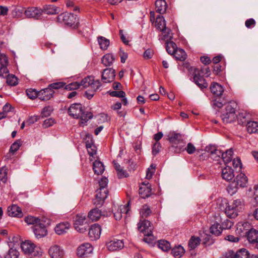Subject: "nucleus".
Returning a JSON list of instances; mask_svg holds the SVG:
<instances>
[{
	"label": "nucleus",
	"instance_id": "obj_27",
	"mask_svg": "<svg viewBox=\"0 0 258 258\" xmlns=\"http://www.w3.org/2000/svg\"><path fill=\"white\" fill-rule=\"evenodd\" d=\"M210 89L211 92L216 96H221L224 91L223 87L217 83L212 84Z\"/></svg>",
	"mask_w": 258,
	"mask_h": 258
},
{
	"label": "nucleus",
	"instance_id": "obj_26",
	"mask_svg": "<svg viewBox=\"0 0 258 258\" xmlns=\"http://www.w3.org/2000/svg\"><path fill=\"white\" fill-rule=\"evenodd\" d=\"M237 118L238 123L241 125H243L248 122V120L250 118V115L247 111L242 110L239 112Z\"/></svg>",
	"mask_w": 258,
	"mask_h": 258
},
{
	"label": "nucleus",
	"instance_id": "obj_11",
	"mask_svg": "<svg viewBox=\"0 0 258 258\" xmlns=\"http://www.w3.org/2000/svg\"><path fill=\"white\" fill-rule=\"evenodd\" d=\"M35 237L40 239L45 237L47 234V230L42 221L32 227Z\"/></svg>",
	"mask_w": 258,
	"mask_h": 258
},
{
	"label": "nucleus",
	"instance_id": "obj_13",
	"mask_svg": "<svg viewBox=\"0 0 258 258\" xmlns=\"http://www.w3.org/2000/svg\"><path fill=\"white\" fill-rule=\"evenodd\" d=\"M205 151L210 154L211 157L215 160L219 161L221 158L222 152L214 145H208L206 147Z\"/></svg>",
	"mask_w": 258,
	"mask_h": 258
},
{
	"label": "nucleus",
	"instance_id": "obj_20",
	"mask_svg": "<svg viewBox=\"0 0 258 258\" xmlns=\"http://www.w3.org/2000/svg\"><path fill=\"white\" fill-rule=\"evenodd\" d=\"M221 176L226 181H230L234 177L233 169L230 166H227L222 170Z\"/></svg>",
	"mask_w": 258,
	"mask_h": 258
},
{
	"label": "nucleus",
	"instance_id": "obj_8",
	"mask_svg": "<svg viewBox=\"0 0 258 258\" xmlns=\"http://www.w3.org/2000/svg\"><path fill=\"white\" fill-rule=\"evenodd\" d=\"M57 21L66 25L72 26L76 22V17L73 14L65 12L58 16Z\"/></svg>",
	"mask_w": 258,
	"mask_h": 258
},
{
	"label": "nucleus",
	"instance_id": "obj_33",
	"mask_svg": "<svg viewBox=\"0 0 258 258\" xmlns=\"http://www.w3.org/2000/svg\"><path fill=\"white\" fill-rule=\"evenodd\" d=\"M247 132L250 134L258 133V122L249 121L246 123Z\"/></svg>",
	"mask_w": 258,
	"mask_h": 258
},
{
	"label": "nucleus",
	"instance_id": "obj_35",
	"mask_svg": "<svg viewBox=\"0 0 258 258\" xmlns=\"http://www.w3.org/2000/svg\"><path fill=\"white\" fill-rule=\"evenodd\" d=\"M221 118L224 122L226 123H231L235 120L236 115L232 113L224 112L222 114Z\"/></svg>",
	"mask_w": 258,
	"mask_h": 258
},
{
	"label": "nucleus",
	"instance_id": "obj_41",
	"mask_svg": "<svg viewBox=\"0 0 258 258\" xmlns=\"http://www.w3.org/2000/svg\"><path fill=\"white\" fill-rule=\"evenodd\" d=\"M201 242V239L198 237L192 236L188 242V247L190 249H194Z\"/></svg>",
	"mask_w": 258,
	"mask_h": 258
},
{
	"label": "nucleus",
	"instance_id": "obj_64",
	"mask_svg": "<svg viewBox=\"0 0 258 258\" xmlns=\"http://www.w3.org/2000/svg\"><path fill=\"white\" fill-rule=\"evenodd\" d=\"M235 253L233 250H228L223 253L222 258H235Z\"/></svg>",
	"mask_w": 258,
	"mask_h": 258
},
{
	"label": "nucleus",
	"instance_id": "obj_56",
	"mask_svg": "<svg viewBox=\"0 0 258 258\" xmlns=\"http://www.w3.org/2000/svg\"><path fill=\"white\" fill-rule=\"evenodd\" d=\"M26 93L28 97L31 99H34L36 97L38 98L39 92L37 91L35 89H27L26 90Z\"/></svg>",
	"mask_w": 258,
	"mask_h": 258
},
{
	"label": "nucleus",
	"instance_id": "obj_60",
	"mask_svg": "<svg viewBox=\"0 0 258 258\" xmlns=\"http://www.w3.org/2000/svg\"><path fill=\"white\" fill-rule=\"evenodd\" d=\"M80 86V83L77 82L71 83L68 85H66L64 88L67 90H75L79 88Z\"/></svg>",
	"mask_w": 258,
	"mask_h": 258
},
{
	"label": "nucleus",
	"instance_id": "obj_51",
	"mask_svg": "<svg viewBox=\"0 0 258 258\" xmlns=\"http://www.w3.org/2000/svg\"><path fill=\"white\" fill-rule=\"evenodd\" d=\"M93 76H88L85 77L81 82L80 86H82L84 88L90 87L91 83H92Z\"/></svg>",
	"mask_w": 258,
	"mask_h": 258
},
{
	"label": "nucleus",
	"instance_id": "obj_25",
	"mask_svg": "<svg viewBox=\"0 0 258 258\" xmlns=\"http://www.w3.org/2000/svg\"><path fill=\"white\" fill-rule=\"evenodd\" d=\"M70 227L68 222H62L57 224L54 228L55 232L58 235L63 234L67 232Z\"/></svg>",
	"mask_w": 258,
	"mask_h": 258
},
{
	"label": "nucleus",
	"instance_id": "obj_31",
	"mask_svg": "<svg viewBox=\"0 0 258 258\" xmlns=\"http://www.w3.org/2000/svg\"><path fill=\"white\" fill-rule=\"evenodd\" d=\"M247 240L249 242L253 243L258 241V231L250 229L247 234Z\"/></svg>",
	"mask_w": 258,
	"mask_h": 258
},
{
	"label": "nucleus",
	"instance_id": "obj_34",
	"mask_svg": "<svg viewBox=\"0 0 258 258\" xmlns=\"http://www.w3.org/2000/svg\"><path fill=\"white\" fill-rule=\"evenodd\" d=\"M155 27L161 32L166 29V22L162 16H158L155 21Z\"/></svg>",
	"mask_w": 258,
	"mask_h": 258
},
{
	"label": "nucleus",
	"instance_id": "obj_46",
	"mask_svg": "<svg viewBox=\"0 0 258 258\" xmlns=\"http://www.w3.org/2000/svg\"><path fill=\"white\" fill-rule=\"evenodd\" d=\"M152 213V211L150 208V207L147 205H144L142 206V208L140 210V214L141 217V219H143L144 218L147 217L149 216Z\"/></svg>",
	"mask_w": 258,
	"mask_h": 258
},
{
	"label": "nucleus",
	"instance_id": "obj_40",
	"mask_svg": "<svg viewBox=\"0 0 258 258\" xmlns=\"http://www.w3.org/2000/svg\"><path fill=\"white\" fill-rule=\"evenodd\" d=\"M98 42L102 50H106L110 44L109 40L103 36L98 37Z\"/></svg>",
	"mask_w": 258,
	"mask_h": 258
},
{
	"label": "nucleus",
	"instance_id": "obj_3",
	"mask_svg": "<svg viewBox=\"0 0 258 258\" xmlns=\"http://www.w3.org/2000/svg\"><path fill=\"white\" fill-rule=\"evenodd\" d=\"M24 253L30 258L39 257L42 255V249L30 240H25L21 244Z\"/></svg>",
	"mask_w": 258,
	"mask_h": 258
},
{
	"label": "nucleus",
	"instance_id": "obj_43",
	"mask_svg": "<svg viewBox=\"0 0 258 258\" xmlns=\"http://www.w3.org/2000/svg\"><path fill=\"white\" fill-rule=\"evenodd\" d=\"M108 192L106 188H99L96 190V196L100 198V201H104L107 197Z\"/></svg>",
	"mask_w": 258,
	"mask_h": 258
},
{
	"label": "nucleus",
	"instance_id": "obj_15",
	"mask_svg": "<svg viewBox=\"0 0 258 258\" xmlns=\"http://www.w3.org/2000/svg\"><path fill=\"white\" fill-rule=\"evenodd\" d=\"M128 210V204L127 205H121L118 207L114 206L112 209L114 217L116 220H120L122 214H126Z\"/></svg>",
	"mask_w": 258,
	"mask_h": 258
},
{
	"label": "nucleus",
	"instance_id": "obj_28",
	"mask_svg": "<svg viewBox=\"0 0 258 258\" xmlns=\"http://www.w3.org/2000/svg\"><path fill=\"white\" fill-rule=\"evenodd\" d=\"M101 216V211L97 208L92 209L88 215V218L92 221H97Z\"/></svg>",
	"mask_w": 258,
	"mask_h": 258
},
{
	"label": "nucleus",
	"instance_id": "obj_48",
	"mask_svg": "<svg viewBox=\"0 0 258 258\" xmlns=\"http://www.w3.org/2000/svg\"><path fill=\"white\" fill-rule=\"evenodd\" d=\"M25 221L28 225H33V226H35V225L39 223L42 221L36 217L28 216L25 218Z\"/></svg>",
	"mask_w": 258,
	"mask_h": 258
},
{
	"label": "nucleus",
	"instance_id": "obj_16",
	"mask_svg": "<svg viewBox=\"0 0 258 258\" xmlns=\"http://www.w3.org/2000/svg\"><path fill=\"white\" fill-rule=\"evenodd\" d=\"M48 253L51 258H62L64 251L59 245H53L49 248Z\"/></svg>",
	"mask_w": 258,
	"mask_h": 258
},
{
	"label": "nucleus",
	"instance_id": "obj_44",
	"mask_svg": "<svg viewBox=\"0 0 258 258\" xmlns=\"http://www.w3.org/2000/svg\"><path fill=\"white\" fill-rule=\"evenodd\" d=\"M173 54L177 60L183 61L186 58V54L182 49L178 48Z\"/></svg>",
	"mask_w": 258,
	"mask_h": 258
},
{
	"label": "nucleus",
	"instance_id": "obj_22",
	"mask_svg": "<svg viewBox=\"0 0 258 258\" xmlns=\"http://www.w3.org/2000/svg\"><path fill=\"white\" fill-rule=\"evenodd\" d=\"M9 216L14 217H22L23 215L21 209L16 205L8 207L7 210Z\"/></svg>",
	"mask_w": 258,
	"mask_h": 258
},
{
	"label": "nucleus",
	"instance_id": "obj_5",
	"mask_svg": "<svg viewBox=\"0 0 258 258\" xmlns=\"http://www.w3.org/2000/svg\"><path fill=\"white\" fill-rule=\"evenodd\" d=\"M248 179L243 173L238 174L235 177L234 181L227 187V191L229 194H234L239 187H244L247 184Z\"/></svg>",
	"mask_w": 258,
	"mask_h": 258
},
{
	"label": "nucleus",
	"instance_id": "obj_1",
	"mask_svg": "<svg viewBox=\"0 0 258 258\" xmlns=\"http://www.w3.org/2000/svg\"><path fill=\"white\" fill-rule=\"evenodd\" d=\"M69 115L74 118H80L79 124L81 126H84L86 123L93 117V114L90 112L84 111L82 105L80 103L72 104L69 108Z\"/></svg>",
	"mask_w": 258,
	"mask_h": 258
},
{
	"label": "nucleus",
	"instance_id": "obj_36",
	"mask_svg": "<svg viewBox=\"0 0 258 258\" xmlns=\"http://www.w3.org/2000/svg\"><path fill=\"white\" fill-rule=\"evenodd\" d=\"M233 151L232 149L227 150L225 152H222L221 159H222L225 164L230 162L232 159Z\"/></svg>",
	"mask_w": 258,
	"mask_h": 258
},
{
	"label": "nucleus",
	"instance_id": "obj_47",
	"mask_svg": "<svg viewBox=\"0 0 258 258\" xmlns=\"http://www.w3.org/2000/svg\"><path fill=\"white\" fill-rule=\"evenodd\" d=\"M237 106V103L235 102L230 101L226 104L225 112L235 114V110Z\"/></svg>",
	"mask_w": 258,
	"mask_h": 258
},
{
	"label": "nucleus",
	"instance_id": "obj_6",
	"mask_svg": "<svg viewBox=\"0 0 258 258\" xmlns=\"http://www.w3.org/2000/svg\"><path fill=\"white\" fill-rule=\"evenodd\" d=\"M12 14L15 16H19L20 14L24 12L25 15L28 18L38 19L41 16L42 10L35 7L28 8L27 10L23 8H15L12 10Z\"/></svg>",
	"mask_w": 258,
	"mask_h": 258
},
{
	"label": "nucleus",
	"instance_id": "obj_9",
	"mask_svg": "<svg viewBox=\"0 0 258 258\" xmlns=\"http://www.w3.org/2000/svg\"><path fill=\"white\" fill-rule=\"evenodd\" d=\"M93 250L92 246L89 243H85L80 245L77 249V255L81 258L87 257Z\"/></svg>",
	"mask_w": 258,
	"mask_h": 258
},
{
	"label": "nucleus",
	"instance_id": "obj_42",
	"mask_svg": "<svg viewBox=\"0 0 258 258\" xmlns=\"http://www.w3.org/2000/svg\"><path fill=\"white\" fill-rule=\"evenodd\" d=\"M158 246L163 251H167L171 248L170 243L165 240H160L158 241Z\"/></svg>",
	"mask_w": 258,
	"mask_h": 258
},
{
	"label": "nucleus",
	"instance_id": "obj_14",
	"mask_svg": "<svg viewBox=\"0 0 258 258\" xmlns=\"http://www.w3.org/2000/svg\"><path fill=\"white\" fill-rule=\"evenodd\" d=\"M101 232V226L98 224H94L89 228L88 235L91 240H96L100 238Z\"/></svg>",
	"mask_w": 258,
	"mask_h": 258
},
{
	"label": "nucleus",
	"instance_id": "obj_57",
	"mask_svg": "<svg viewBox=\"0 0 258 258\" xmlns=\"http://www.w3.org/2000/svg\"><path fill=\"white\" fill-rule=\"evenodd\" d=\"M21 145L22 141L20 140H17L11 145L10 152L14 153L19 149Z\"/></svg>",
	"mask_w": 258,
	"mask_h": 258
},
{
	"label": "nucleus",
	"instance_id": "obj_59",
	"mask_svg": "<svg viewBox=\"0 0 258 258\" xmlns=\"http://www.w3.org/2000/svg\"><path fill=\"white\" fill-rule=\"evenodd\" d=\"M52 110V107L51 106H48L44 107L41 112L42 116L46 117L49 116L51 114Z\"/></svg>",
	"mask_w": 258,
	"mask_h": 258
},
{
	"label": "nucleus",
	"instance_id": "obj_62",
	"mask_svg": "<svg viewBox=\"0 0 258 258\" xmlns=\"http://www.w3.org/2000/svg\"><path fill=\"white\" fill-rule=\"evenodd\" d=\"M109 95L112 97H116L119 98L124 97L125 93L123 91H112L109 92Z\"/></svg>",
	"mask_w": 258,
	"mask_h": 258
},
{
	"label": "nucleus",
	"instance_id": "obj_37",
	"mask_svg": "<svg viewBox=\"0 0 258 258\" xmlns=\"http://www.w3.org/2000/svg\"><path fill=\"white\" fill-rule=\"evenodd\" d=\"M93 169L95 174L99 175L102 174L104 170V167L102 162L96 160L93 165Z\"/></svg>",
	"mask_w": 258,
	"mask_h": 258
},
{
	"label": "nucleus",
	"instance_id": "obj_61",
	"mask_svg": "<svg viewBox=\"0 0 258 258\" xmlns=\"http://www.w3.org/2000/svg\"><path fill=\"white\" fill-rule=\"evenodd\" d=\"M155 171V166L152 164L147 170L146 178L148 179H151Z\"/></svg>",
	"mask_w": 258,
	"mask_h": 258
},
{
	"label": "nucleus",
	"instance_id": "obj_30",
	"mask_svg": "<svg viewBox=\"0 0 258 258\" xmlns=\"http://www.w3.org/2000/svg\"><path fill=\"white\" fill-rule=\"evenodd\" d=\"M42 10V12L49 15L56 14L59 12V8L54 5H45Z\"/></svg>",
	"mask_w": 258,
	"mask_h": 258
},
{
	"label": "nucleus",
	"instance_id": "obj_21",
	"mask_svg": "<svg viewBox=\"0 0 258 258\" xmlns=\"http://www.w3.org/2000/svg\"><path fill=\"white\" fill-rule=\"evenodd\" d=\"M139 193L143 198L150 197L152 194V188L149 183L143 182L139 188Z\"/></svg>",
	"mask_w": 258,
	"mask_h": 258
},
{
	"label": "nucleus",
	"instance_id": "obj_2",
	"mask_svg": "<svg viewBox=\"0 0 258 258\" xmlns=\"http://www.w3.org/2000/svg\"><path fill=\"white\" fill-rule=\"evenodd\" d=\"M221 202L224 204H228L225 208V213L227 216L230 218L236 217L238 213L244 208V202L241 199H236L232 202L228 204L226 199L222 200Z\"/></svg>",
	"mask_w": 258,
	"mask_h": 258
},
{
	"label": "nucleus",
	"instance_id": "obj_39",
	"mask_svg": "<svg viewBox=\"0 0 258 258\" xmlns=\"http://www.w3.org/2000/svg\"><path fill=\"white\" fill-rule=\"evenodd\" d=\"M185 252V250L181 245L174 247L171 250L172 255L176 258L180 257Z\"/></svg>",
	"mask_w": 258,
	"mask_h": 258
},
{
	"label": "nucleus",
	"instance_id": "obj_53",
	"mask_svg": "<svg viewBox=\"0 0 258 258\" xmlns=\"http://www.w3.org/2000/svg\"><path fill=\"white\" fill-rule=\"evenodd\" d=\"M7 83L10 86H16L18 84V79L13 75H8L7 78Z\"/></svg>",
	"mask_w": 258,
	"mask_h": 258
},
{
	"label": "nucleus",
	"instance_id": "obj_32",
	"mask_svg": "<svg viewBox=\"0 0 258 258\" xmlns=\"http://www.w3.org/2000/svg\"><path fill=\"white\" fill-rule=\"evenodd\" d=\"M155 6L158 13L163 14L166 11L167 4L165 0H157L155 2Z\"/></svg>",
	"mask_w": 258,
	"mask_h": 258
},
{
	"label": "nucleus",
	"instance_id": "obj_58",
	"mask_svg": "<svg viewBox=\"0 0 258 258\" xmlns=\"http://www.w3.org/2000/svg\"><path fill=\"white\" fill-rule=\"evenodd\" d=\"M66 84L63 82H59L53 83L50 84L48 86V88H50L51 90H53V89H58L59 88H62L65 86Z\"/></svg>",
	"mask_w": 258,
	"mask_h": 258
},
{
	"label": "nucleus",
	"instance_id": "obj_38",
	"mask_svg": "<svg viewBox=\"0 0 258 258\" xmlns=\"http://www.w3.org/2000/svg\"><path fill=\"white\" fill-rule=\"evenodd\" d=\"M115 58L112 54L108 53L104 55L102 58V63L106 67L110 66Z\"/></svg>",
	"mask_w": 258,
	"mask_h": 258
},
{
	"label": "nucleus",
	"instance_id": "obj_54",
	"mask_svg": "<svg viewBox=\"0 0 258 258\" xmlns=\"http://www.w3.org/2000/svg\"><path fill=\"white\" fill-rule=\"evenodd\" d=\"M102 84L100 80H95L94 77H93L92 83H91L90 87L93 92H96L100 89Z\"/></svg>",
	"mask_w": 258,
	"mask_h": 258
},
{
	"label": "nucleus",
	"instance_id": "obj_19",
	"mask_svg": "<svg viewBox=\"0 0 258 258\" xmlns=\"http://www.w3.org/2000/svg\"><path fill=\"white\" fill-rule=\"evenodd\" d=\"M107 247L109 251L118 250L124 247V243L122 240L113 239L107 243Z\"/></svg>",
	"mask_w": 258,
	"mask_h": 258
},
{
	"label": "nucleus",
	"instance_id": "obj_49",
	"mask_svg": "<svg viewBox=\"0 0 258 258\" xmlns=\"http://www.w3.org/2000/svg\"><path fill=\"white\" fill-rule=\"evenodd\" d=\"M249 253L245 248H242L238 250L235 255V258H249Z\"/></svg>",
	"mask_w": 258,
	"mask_h": 258
},
{
	"label": "nucleus",
	"instance_id": "obj_7",
	"mask_svg": "<svg viewBox=\"0 0 258 258\" xmlns=\"http://www.w3.org/2000/svg\"><path fill=\"white\" fill-rule=\"evenodd\" d=\"M74 227L80 233H84L88 228L89 224L84 214H77L74 218Z\"/></svg>",
	"mask_w": 258,
	"mask_h": 258
},
{
	"label": "nucleus",
	"instance_id": "obj_29",
	"mask_svg": "<svg viewBox=\"0 0 258 258\" xmlns=\"http://www.w3.org/2000/svg\"><path fill=\"white\" fill-rule=\"evenodd\" d=\"M161 32V35L159 36V40H163L167 42L169 41V40L172 38V35L171 33V30L170 28H166L162 31Z\"/></svg>",
	"mask_w": 258,
	"mask_h": 258
},
{
	"label": "nucleus",
	"instance_id": "obj_52",
	"mask_svg": "<svg viewBox=\"0 0 258 258\" xmlns=\"http://www.w3.org/2000/svg\"><path fill=\"white\" fill-rule=\"evenodd\" d=\"M8 168L5 166L0 169V181L5 183L7 181Z\"/></svg>",
	"mask_w": 258,
	"mask_h": 258
},
{
	"label": "nucleus",
	"instance_id": "obj_12",
	"mask_svg": "<svg viewBox=\"0 0 258 258\" xmlns=\"http://www.w3.org/2000/svg\"><path fill=\"white\" fill-rule=\"evenodd\" d=\"M215 222L210 227V232L216 236L219 235L223 230V228L220 225L222 222V218L220 214L217 213L215 216Z\"/></svg>",
	"mask_w": 258,
	"mask_h": 258
},
{
	"label": "nucleus",
	"instance_id": "obj_23",
	"mask_svg": "<svg viewBox=\"0 0 258 258\" xmlns=\"http://www.w3.org/2000/svg\"><path fill=\"white\" fill-rule=\"evenodd\" d=\"M53 91L47 88L39 91L38 98L42 101H47L52 97Z\"/></svg>",
	"mask_w": 258,
	"mask_h": 258
},
{
	"label": "nucleus",
	"instance_id": "obj_17",
	"mask_svg": "<svg viewBox=\"0 0 258 258\" xmlns=\"http://www.w3.org/2000/svg\"><path fill=\"white\" fill-rule=\"evenodd\" d=\"M250 224L248 222H239L237 224L236 233L240 236H244L245 235H247L248 231L250 229Z\"/></svg>",
	"mask_w": 258,
	"mask_h": 258
},
{
	"label": "nucleus",
	"instance_id": "obj_24",
	"mask_svg": "<svg viewBox=\"0 0 258 258\" xmlns=\"http://www.w3.org/2000/svg\"><path fill=\"white\" fill-rule=\"evenodd\" d=\"M194 81L195 84L201 89L207 88L208 84L206 80L199 74H195L194 76Z\"/></svg>",
	"mask_w": 258,
	"mask_h": 258
},
{
	"label": "nucleus",
	"instance_id": "obj_63",
	"mask_svg": "<svg viewBox=\"0 0 258 258\" xmlns=\"http://www.w3.org/2000/svg\"><path fill=\"white\" fill-rule=\"evenodd\" d=\"M9 60L6 54L0 53V65L1 66H8Z\"/></svg>",
	"mask_w": 258,
	"mask_h": 258
},
{
	"label": "nucleus",
	"instance_id": "obj_10",
	"mask_svg": "<svg viewBox=\"0 0 258 258\" xmlns=\"http://www.w3.org/2000/svg\"><path fill=\"white\" fill-rule=\"evenodd\" d=\"M138 229L140 232L144 234L145 236H150L152 234L151 223L148 220L141 219L138 224Z\"/></svg>",
	"mask_w": 258,
	"mask_h": 258
},
{
	"label": "nucleus",
	"instance_id": "obj_50",
	"mask_svg": "<svg viewBox=\"0 0 258 258\" xmlns=\"http://www.w3.org/2000/svg\"><path fill=\"white\" fill-rule=\"evenodd\" d=\"M19 252L15 248H11L5 255V258H18Z\"/></svg>",
	"mask_w": 258,
	"mask_h": 258
},
{
	"label": "nucleus",
	"instance_id": "obj_55",
	"mask_svg": "<svg viewBox=\"0 0 258 258\" xmlns=\"http://www.w3.org/2000/svg\"><path fill=\"white\" fill-rule=\"evenodd\" d=\"M86 147L87 149L88 154L90 156H93L96 153V147L94 144L89 143H86Z\"/></svg>",
	"mask_w": 258,
	"mask_h": 258
},
{
	"label": "nucleus",
	"instance_id": "obj_45",
	"mask_svg": "<svg viewBox=\"0 0 258 258\" xmlns=\"http://www.w3.org/2000/svg\"><path fill=\"white\" fill-rule=\"evenodd\" d=\"M166 48L167 52L170 54H173L178 49L176 44L173 41H168L166 42Z\"/></svg>",
	"mask_w": 258,
	"mask_h": 258
},
{
	"label": "nucleus",
	"instance_id": "obj_4",
	"mask_svg": "<svg viewBox=\"0 0 258 258\" xmlns=\"http://www.w3.org/2000/svg\"><path fill=\"white\" fill-rule=\"evenodd\" d=\"M169 141L171 143V150L176 153H179L184 151L185 143L183 142L181 134L174 132L169 135Z\"/></svg>",
	"mask_w": 258,
	"mask_h": 258
},
{
	"label": "nucleus",
	"instance_id": "obj_18",
	"mask_svg": "<svg viewBox=\"0 0 258 258\" xmlns=\"http://www.w3.org/2000/svg\"><path fill=\"white\" fill-rule=\"evenodd\" d=\"M115 76V70L112 68L104 69L102 73V80L107 83L113 81Z\"/></svg>",
	"mask_w": 258,
	"mask_h": 258
}]
</instances>
